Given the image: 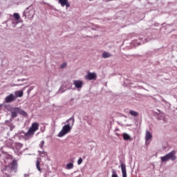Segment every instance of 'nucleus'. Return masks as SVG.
I'll return each instance as SVG.
<instances>
[{
    "label": "nucleus",
    "instance_id": "7",
    "mask_svg": "<svg viewBox=\"0 0 177 177\" xmlns=\"http://www.w3.org/2000/svg\"><path fill=\"white\" fill-rule=\"evenodd\" d=\"M16 99V97L12 94H10L5 98L6 103H10L11 102H14V100Z\"/></svg>",
    "mask_w": 177,
    "mask_h": 177
},
{
    "label": "nucleus",
    "instance_id": "17",
    "mask_svg": "<svg viewBox=\"0 0 177 177\" xmlns=\"http://www.w3.org/2000/svg\"><path fill=\"white\" fill-rule=\"evenodd\" d=\"M102 57L104 59H107L108 57H111V54H110V53L104 52L102 53Z\"/></svg>",
    "mask_w": 177,
    "mask_h": 177
},
{
    "label": "nucleus",
    "instance_id": "2",
    "mask_svg": "<svg viewBox=\"0 0 177 177\" xmlns=\"http://www.w3.org/2000/svg\"><path fill=\"white\" fill-rule=\"evenodd\" d=\"M39 129V124L38 122H33L31 124V127L29 128L28 131L24 133V138L26 140L28 139H31L34 135H35V132Z\"/></svg>",
    "mask_w": 177,
    "mask_h": 177
},
{
    "label": "nucleus",
    "instance_id": "20",
    "mask_svg": "<svg viewBox=\"0 0 177 177\" xmlns=\"http://www.w3.org/2000/svg\"><path fill=\"white\" fill-rule=\"evenodd\" d=\"M74 168V164L73 163H68L66 165V169H73Z\"/></svg>",
    "mask_w": 177,
    "mask_h": 177
},
{
    "label": "nucleus",
    "instance_id": "8",
    "mask_svg": "<svg viewBox=\"0 0 177 177\" xmlns=\"http://www.w3.org/2000/svg\"><path fill=\"white\" fill-rule=\"evenodd\" d=\"M15 111H17L18 114H20L21 115H23V117H27V113L24 111H23L19 107L14 108Z\"/></svg>",
    "mask_w": 177,
    "mask_h": 177
},
{
    "label": "nucleus",
    "instance_id": "29",
    "mask_svg": "<svg viewBox=\"0 0 177 177\" xmlns=\"http://www.w3.org/2000/svg\"><path fill=\"white\" fill-rule=\"evenodd\" d=\"M8 177H10V176H8Z\"/></svg>",
    "mask_w": 177,
    "mask_h": 177
},
{
    "label": "nucleus",
    "instance_id": "5",
    "mask_svg": "<svg viewBox=\"0 0 177 177\" xmlns=\"http://www.w3.org/2000/svg\"><path fill=\"white\" fill-rule=\"evenodd\" d=\"M96 74L95 73L88 72L86 75L84 76L85 80H88V81H92V80H96Z\"/></svg>",
    "mask_w": 177,
    "mask_h": 177
},
{
    "label": "nucleus",
    "instance_id": "16",
    "mask_svg": "<svg viewBox=\"0 0 177 177\" xmlns=\"http://www.w3.org/2000/svg\"><path fill=\"white\" fill-rule=\"evenodd\" d=\"M11 117L12 118H16L17 117V111H15V108L11 111Z\"/></svg>",
    "mask_w": 177,
    "mask_h": 177
},
{
    "label": "nucleus",
    "instance_id": "21",
    "mask_svg": "<svg viewBox=\"0 0 177 177\" xmlns=\"http://www.w3.org/2000/svg\"><path fill=\"white\" fill-rule=\"evenodd\" d=\"M111 172L113 174L111 177H118V175L117 174V171H115V169H113Z\"/></svg>",
    "mask_w": 177,
    "mask_h": 177
},
{
    "label": "nucleus",
    "instance_id": "11",
    "mask_svg": "<svg viewBox=\"0 0 177 177\" xmlns=\"http://www.w3.org/2000/svg\"><path fill=\"white\" fill-rule=\"evenodd\" d=\"M151 138H153V135L150 133V131H149V130H147L146 133H145L146 142L150 140V139H151Z\"/></svg>",
    "mask_w": 177,
    "mask_h": 177
},
{
    "label": "nucleus",
    "instance_id": "18",
    "mask_svg": "<svg viewBox=\"0 0 177 177\" xmlns=\"http://www.w3.org/2000/svg\"><path fill=\"white\" fill-rule=\"evenodd\" d=\"M124 140H131V136L128 135L127 133H123Z\"/></svg>",
    "mask_w": 177,
    "mask_h": 177
},
{
    "label": "nucleus",
    "instance_id": "22",
    "mask_svg": "<svg viewBox=\"0 0 177 177\" xmlns=\"http://www.w3.org/2000/svg\"><path fill=\"white\" fill-rule=\"evenodd\" d=\"M39 164H40L39 160H37L36 167H37L38 171H39V172H41V167H39Z\"/></svg>",
    "mask_w": 177,
    "mask_h": 177
},
{
    "label": "nucleus",
    "instance_id": "15",
    "mask_svg": "<svg viewBox=\"0 0 177 177\" xmlns=\"http://www.w3.org/2000/svg\"><path fill=\"white\" fill-rule=\"evenodd\" d=\"M28 14H29V15H28V19H30V20L32 19V18L34 17V15H35L34 10H29Z\"/></svg>",
    "mask_w": 177,
    "mask_h": 177
},
{
    "label": "nucleus",
    "instance_id": "12",
    "mask_svg": "<svg viewBox=\"0 0 177 177\" xmlns=\"http://www.w3.org/2000/svg\"><path fill=\"white\" fill-rule=\"evenodd\" d=\"M15 97H23V95H24V92L22 90L15 91Z\"/></svg>",
    "mask_w": 177,
    "mask_h": 177
},
{
    "label": "nucleus",
    "instance_id": "3",
    "mask_svg": "<svg viewBox=\"0 0 177 177\" xmlns=\"http://www.w3.org/2000/svg\"><path fill=\"white\" fill-rule=\"evenodd\" d=\"M176 151H171L170 153L166 154L165 156L161 157L160 160L162 162L169 161V160H171V161H175V160H176Z\"/></svg>",
    "mask_w": 177,
    "mask_h": 177
},
{
    "label": "nucleus",
    "instance_id": "26",
    "mask_svg": "<svg viewBox=\"0 0 177 177\" xmlns=\"http://www.w3.org/2000/svg\"><path fill=\"white\" fill-rule=\"evenodd\" d=\"M17 147H19V149H21V147H23V144H21V143L17 144Z\"/></svg>",
    "mask_w": 177,
    "mask_h": 177
},
{
    "label": "nucleus",
    "instance_id": "4",
    "mask_svg": "<svg viewBox=\"0 0 177 177\" xmlns=\"http://www.w3.org/2000/svg\"><path fill=\"white\" fill-rule=\"evenodd\" d=\"M17 160H13L12 162L6 167V169H10V171H16L18 167Z\"/></svg>",
    "mask_w": 177,
    "mask_h": 177
},
{
    "label": "nucleus",
    "instance_id": "24",
    "mask_svg": "<svg viewBox=\"0 0 177 177\" xmlns=\"http://www.w3.org/2000/svg\"><path fill=\"white\" fill-rule=\"evenodd\" d=\"M44 145H45V141L41 140V141L40 142V144H39V147H40V149H43V148H44Z\"/></svg>",
    "mask_w": 177,
    "mask_h": 177
},
{
    "label": "nucleus",
    "instance_id": "9",
    "mask_svg": "<svg viewBox=\"0 0 177 177\" xmlns=\"http://www.w3.org/2000/svg\"><path fill=\"white\" fill-rule=\"evenodd\" d=\"M59 3H60L61 6L66 8H70V3H68V0H58Z\"/></svg>",
    "mask_w": 177,
    "mask_h": 177
},
{
    "label": "nucleus",
    "instance_id": "28",
    "mask_svg": "<svg viewBox=\"0 0 177 177\" xmlns=\"http://www.w3.org/2000/svg\"><path fill=\"white\" fill-rule=\"evenodd\" d=\"M115 135H116V136H120V133H116Z\"/></svg>",
    "mask_w": 177,
    "mask_h": 177
},
{
    "label": "nucleus",
    "instance_id": "19",
    "mask_svg": "<svg viewBox=\"0 0 177 177\" xmlns=\"http://www.w3.org/2000/svg\"><path fill=\"white\" fill-rule=\"evenodd\" d=\"M129 114L132 115V117H138V115H139V113L133 111V110H131L129 111Z\"/></svg>",
    "mask_w": 177,
    "mask_h": 177
},
{
    "label": "nucleus",
    "instance_id": "6",
    "mask_svg": "<svg viewBox=\"0 0 177 177\" xmlns=\"http://www.w3.org/2000/svg\"><path fill=\"white\" fill-rule=\"evenodd\" d=\"M73 85H75L77 89H80L84 86V82H82V80H74Z\"/></svg>",
    "mask_w": 177,
    "mask_h": 177
},
{
    "label": "nucleus",
    "instance_id": "27",
    "mask_svg": "<svg viewBox=\"0 0 177 177\" xmlns=\"http://www.w3.org/2000/svg\"><path fill=\"white\" fill-rule=\"evenodd\" d=\"M23 16H24V17H25V19L27 18V15H26V12H24Z\"/></svg>",
    "mask_w": 177,
    "mask_h": 177
},
{
    "label": "nucleus",
    "instance_id": "10",
    "mask_svg": "<svg viewBox=\"0 0 177 177\" xmlns=\"http://www.w3.org/2000/svg\"><path fill=\"white\" fill-rule=\"evenodd\" d=\"M120 167L122 169V177H127V166L124 162H122L120 164Z\"/></svg>",
    "mask_w": 177,
    "mask_h": 177
},
{
    "label": "nucleus",
    "instance_id": "25",
    "mask_svg": "<svg viewBox=\"0 0 177 177\" xmlns=\"http://www.w3.org/2000/svg\"><path fill=\"white\" fill-rule=\"evenodd\" d=\"M77 164L78 165H81V164H82V159L81 158L78 159Z\"/></svg>",
    "mask_w": 177,
    "mask_h": 177
},
{
    "label": "nucleus",
    "instance_id": "23",
    "mask_svg": "<svg viewBox=\"0 0 177 177\" xmlns=\"http://www.w3.org/2000/svg\"><path fill=\"white\" fill-rule=\"evenodd\" d=\"M67 67V63L64 62L61 66H60V68H66Z\"/></svg>",
    "mask_w": 177,
    "mask_h": 177
},
{
    "label": "nucleus",
    "instance_id": "13",
    "mask_svg": "<svg viewBox=\"0 0 177 177\" xmlns=\"http://www.w3.org/2000/svg\"><path fill=\"white\" fill-rule=\"evenodd\" d=\"M6 125H8V127H10V131H13V129H15V124H13V123L9 122V121H6Z\"/></svg>",
    "mask_w": 177,
    "mask_h": 177
},
{
    "label": "nucleus",
    "instance_id": "1",
    "mask_svg": "<svg viewBox=\"0 0 177 177\" xmlns=\"http://www.w3.org/2000/svg\"><path fill=\"white\" fill-rule=\"evenodd\" d=\"M75 121V120H74V116H72L71 118H70L66 121V122H68V124L64 125L62 127V129L61 130V131L59 133L58 137L63 138V136H64V135H67V133H68V132H70V131H71V129L73 128V125H74Z\"/></svg>",
    "mask_w": 177,
    "mask_h": 177
},
{
    "label": "nucleus",
    "instance_id": "14",
    "mask_svg": "<svg viewBox=\"0 0 177 177\" xmlns=\"http://www.w3.org/2000/svg\"><path fill=\"white\" fill-rule=\"evenodd\" d=\"M13 17H14L15 20H16V21H17V23H19V20H20V15H19V13H17V12H15L13 14Z\"/></svg>",
    "mask_w": 177,
    "mask_h": 177
}]
</instances>
